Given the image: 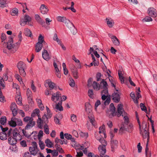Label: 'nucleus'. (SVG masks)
I'll return each mask as SVG.
<instances>
[{"mask_svg":"<svg viewBox=\"0 0 157 157\" xmlns=\"http://www.w3.org/2000/svg\"><path fill=\"white\" fill-rule=\"evenodd\" d=\"M51 100L56 103L55 107H53V108L56 112L63 110V107L61 105L62 101L61 95L59 91H57L52 94Z\"/></svg>","mask_w":157,"mask_h":157,"instance_id":"f257e3e1","label":"nucleus"},{"mask_svg":"<svg viewBox=\"0 0 157 157\" xmlns=\"http://www.w3.org/2000/svg\"><path fill=\"white\" fill-rule=\"evenodd\" d=\"M97 131L95 132V137L97 140H99L102 144L100 145L98 147L99 151L100 152V156H103L106 152L105 146L107 145V142L105 141L103 138L100 137L101 135L99 134H96Z\"/></svg>","mask_w":157,"mask_h":157,"instance_id":"f03ea898","label":"nucleus"},{"mask_svg":"<svg viewBox=\"0 0 157 157\" xmlns=\"http://www.w3.org/2000/svg\"><path fill=\"white\" fill-rule=\"evenodd\" d=\"M117 114L118 117L122 116L124 117V120L128 122V118L127 116V113L124 110L122 105L120 104H118L117 108Z\"/></svg>","mask_w":157,"mask_h":157,"instance_id":"7ed1b4c3","label":"nucleus"},{"mask_svg":"<svg viewBox=\"0 0 157 157\" xmlns=\"http://www.w3.org/2000/svg\"><path fill=\"white\" fill-rule=\"evenodd\" d=\"M46 43L44 41V37L40 34L38 37V41L36 45V51L37 52L40 51L43 45H46Z\"/></svg>","mask_w":157,"mask_h":157,"instance_id":"20e7f679","label":"nucleus"},{"mask_svg":"<svg viewBox=\"0 0 157 157\" xmlns=\"http://www.w3.org/2000/svg\"><path fill=\"white\" fill-rule=\"evenodd\" d=\"M9 124L10 126L14 127L17 125L22 126L23 123L20 119L13 117L11 118V120L9 121Z\"/></svg>","mask_w":157,"mask_h":157,"instance_id":"39448f33","label":"nucleus"},{"mask_svg":"<svg viewBox=\"0 0 157 157\" xmlns=\"http://www.w3.org/2000/svg\"><path fill=\"white\" fill-rule=\"evenodd\" d=\"M18 132V129L16 128L13 130L12 129L10 128L8 132V136L10 137L11 136L12 133L13 136V137L14 138L18 140H20L21 139V136L20 135Z\"/></svg>","mask_w":157,"mask_h":157,"instance_id":"423d86ee","label":"nucleus"},{"mask_svg":"<svg viewBox=\"0 0 157 157\" xmlns=\"http://www.w3.org/2000/svg\"><path fill=\"white\" fill-rule=\"evenodd\" d=\"M140 133H142L144 138H147V140H149V132H148V129L147 127V124L145 122L142 123V129L140 130Z\"/></svg>","mask_w":157,"mask_h":157,"instance_id":"0eeeda50","label":"nucleus"},{"mask_svg":"<svg viewBox=\"0 0 157 157\" xmlns=\"http://www.w3.org/2000/svg\"><path fill=\"white\" fill-rule=\"evenodd\" d=\"M32 18L28 15H25L24 17L21 18L20 20V25L22 26H25L27 24L30 26L32 25V24L30 23L31 21Z\"/></svg>","mask_w":157,"mask_h":157,"instance_id":"6e6552de","label":"nucleus"},{"mask_svg":"<svg viewBox=\"0 0 157 157\" xmlns=\"http://www.w3.org/2000/svg\"><path fill=\"white\" fill-rule=\"evenodd\" d=\"M108 93L105 94V91L103 92L102 93V91L101 92V99L103 100H105L106 99V100L104 102V104L105 105H108L109 104L110 102L111 98H110V95H109V96L107 98Z\"/></svg>","mask_w":157,"mask_h":157,"instance_id":"1a4fd4ad","label":"nucleus"},{"mask_svg":"<svg viewBox=\"0 0 157 157\" xmlns=\"http://www.w3.org/2000/svg\"><path fill=\"white\" fill-rule=\"evenodd\" d=\"M111 97L112 99L114 102L116 103H118L119 101L120 97L119 93L117 90H116V91L114 92L112 94Z\"/></svg>","mask_w":157,"mask_h":157,"instance_id":"9d476101","label":"nucleus"},{"mask_svg":"<svg viewBox=\"0 0 157 157\" xmlns=\"http://www.w3.org/2000/svg\"><path fill=\"white\" fill-rule=\"evenodd\" d=\"M133 130V126L132 124H130L126 128L124 125L121 127L119 130L120 132H122L124 131L125 130L129 133H131Z\"/></svg>","mask_w":157,"mask_h":157,"instance_id":"9b49d317","label":"nucleus"},{"mask_svg":"<svg viewBox=\"0 0 157 157\" xmlns=\"http://www.w3.org/2000/svg\"><path fill=\"white\" fill-rule=\"evenodd\" d=\"M100 86H101V89H103L102 93L105 91V93H108V85L106 81L104 79H102V81L100 83Z\"/></svg>","mask_w":157,"mask_h":157,"instance_id":"f8f14e48","label":"nucleus"},{"mask_svg":"<svg viewBox=\"0 0 157 157\" xmlns=\"http://www.w3.org/2000/svg\"><path fill=\"white\" fill-rule=\"evenodd\" d=\"M68 22V24L67 26L70 29L71 33L73 35H75L77 33V29L72 22L69 21H67Z\"/></svg>","mask_w":157,"mask_h":157,"instance_id":"ddd939ff","label":"nucleus"},{"mask_svg":"<svg viewBox=\"0 0 157 157\" xmlns=\"http://www.w3.org/2000/svg\"><path fill=\"white\" fill-rule=\"evenodd\" d=\"M13 40L12 38L10 39L7 43V48L9 50H11V52L12 53H14L16 51V49L14 50L13 45Z\"/></svg>","mask_w":157,"mask_h":157,"instance_id":"4468645a","label":"nucleus"},{"mask_svg":"<svg viewBox=\"0 0 157 157\" xmlns=\"http://www.w3.org/2000/svg\"><path fill=\"white\" fill-rule=\"evenodd\" d=\"M10 109L13 116H15L17 114V108L15 103H12L10 106Z\"/></svg>","mask_w":157,"mask_h":157,"instance_id":"2eb2a0df","label":"nucleus"},{"mask_svg":"<svg viewBox=\"0 0 157 157\" xmlns=\"http://www.w3.org/2000/svg\"><path fill=\"white\" fill-rule=\"evenodd\" d=\"M88 118L92 125L95 128H97V126L96 125V122L94 115L91 114H89L88 115Z\"/></svg>","mask_w":157,"mask_h":157,"instance_id":"dca6fc26","label":"nucleus"},{"mask_svg":"<svg viewBox=\"0 0 157 157\" xmlns=\"http://www.w3.org/2000/svg\"><path fill=\"white\" fill-rule=\"evenodd\" d=\"M56 19L57 21L59 22H64L66 26L68 24L67 23V21H70L69 20L67 19L65 17H61V16H58L56 17Z\"/></svg>","mask_w":157,"mask_h":157,"instance_id":"f3484780","label":"nucleus"},{"mask_svg":"<svg viewBox=\"0 0 157 157\" xmlns=\"http://www.w3.org/2000/svg\"><path fill=\"white\" fill-rule=\"evenodd\" d=\"M45 82V83L44 84L45 87H46V84H47L50 90H52L54 89L55 86V84L54 82H52L50 79H48L46 80Z\"/></svg>","mask_w":157,"mask_h":157,"instance_id":"a211bd4d","label":"nucleus"},{"mask_svg":"<svg viewBox=\"0 0 157 157\" xmlns=\"http://www.w3.org/2000/svg\"><path fill=\"white\" fill-rule=\"evenodd\" d=\"M9 137L8 140L9 144L12 145L13 146H14V147L15 148L16 147L15 144H16L17 141L18 140L11 136Z\"/></svg>","mask_w":157,"mask_h":157,"instance_id":"6ab92c4d","label":"nucleus"},{"mask_svg":"<svg viewBox=\"0 0 157 157\" xmlns=\"http://www.w3.org/2000/svg\"><path fill=\"white\" fill-rule=\"evenodd\" d=\"M41 13L43 14L47 13L48 11V9L47 7L44 4H42L40 8Z\"/></svg>","mask_w":157,"mask_h":157,"instance_id":"aec40b11","label":"nucleus"},{"mask_svg":"<svg viewBox=\"0 0 157 157\" xmlns=\"http://www.w3.org/2000/svg\"><path fill=\"white\" fill-rule=\"evenodd\" d=\"M42 56L43 58L46 61L49 60L50 59L48 51L45 49H44L42 52Z\"/></svg>","mask_w":157,"mask_h":157,"instance_id":"412c9836","label":"nucleus"},{"mask_svg":"<svg viewBox=\"0 0 157 157\" xmlns=\"http://www.w3.org/2000/svg\"><path fill=\"white\" fill-rule=\"evenodd\" d=\"M29 151L31 154L33 155H35L37 154L39 150L38 148L30 147L29 148Z\"/></svg>","mask_w":157,"mask_h":157,"instance_id":"4be33fe9","label":"nucleus"},{"mask_svg":"<svg viewBox=\"0 0 157 157\" xmlns=\"http://www.w3.org/2000/svg\"><path fill=\"white\" fill-rule=\"evenodd\" d=\"M53 64L56 71L55 72L60 71V69H61V65L59 61H57L56 63L54 61Z\"/></svg>","mask_w":157,"mask_h":157,"instance_id":"5701e85b","label":"nucleus"},{"mask_svg":"<svg viewBox=\"0 0 157 157\" xmlns=\"http://www.w3.org/2000/svg\"><path fill=\"white\" fill-rule=\"evenodd\" d=\"M155 10L153 8H150L148 10V12L149 15L154 17H156L157 14L155 11Z\"/></svg>","mask_w":157,"mask_h":157,"instance_id":"b1692460","label":"nucleus"},{"mask_svg":"<svg viewBox=\"0 0 157 157\" xmlns=\"http://www.w3.org/2000/svg\"><path fill=\"white\" fill-rule=\"evenodd\" d=\"M118 142L116 140L111 139V146L112 151H113L114 149L117 147Z\"/></svg>","mask_w":157,"mask_h":157,"instance_id":"393cba45","label":"nucleus"},{"mask_svg":"<svg viewBox=\"0 0 157 157\" xmlns=\"http://www.w3.org/2000/svg\"><path fill=\"white\" fill-rule=\"evenodd\" d=\"M110 112L112 116H114L116 115L115 113V108L114 106V104L113 103H111L110 105Z\"/></svg>","mask_w":157,"mask_h":157,"instance_id":"a878e982","label":"nucleus"},{"mask_svg":"<svg viewBox=\"0 0 157 157\" xmlns=\"http://www.w3.org/2000/svg\"><path fill=\"white\" fill-rule=\"evenodd\" d=\"M8 79V77L6 74L4 75L3 78L0 79V84L3 87H4L5 86L3 83L4 81H6Z\"/></svg>","mask_w":157,"mask_h":157,"instance_id":"bb28decb","label":"nucleus"},{"mask_svg":"<svg viewBox=\"0 0 157 157\" xmlns=\"http://www.w3.org/2000/svg\"><path fill=\"white\" fill-rule=\"evenodd\" d=\"M35 124V122L33 121V120H31V121L28 122L25 128V129H28L34 126Z\"/></svg>","mask_w":157,"mask_h":157,"instance_id":"cd10ccee","label":"nucleus"},{"mask_svg":"<svg viewBox=\"0 0 157 157\" xmlns=\"http://www.w3.org/2000/svg\"><path fill=\"white\" fill-rule=\"evenodd\" d=\"M113 44L115 45L118 46L120 44V42L117 37L115 36H112L111 37Z\"/></svg>","mask_w":157,"mask_h":157,"instance_id":"c85d7f7f","label":"nucleus"},{"mask_svg":"<svg viewBox=\"0 0 157 157\" xmlns=\"http://www.w3.org/2000/svg\"><path fill=\"white\" fill-rule=\"evenodd\" d=\"M8 132H0V139L2 140H6L7 139Z\"/></svg>","mask_w":157,"mask_h":157,"instance_id":"c756f323","label":"nucleus"},{"mask_svg":"<svg viewBox=\"0 0 157 157\" xmlns=\"http://www.w3.org/2000/svg\"><path fill=\"white\" fill-rule=\"evenodd\" d=\"M17 67L18 70L25 69L26 67V64L23 62L20 61L18 63Z\"/></svg>","mask_w":157,"mask_h":157,"instance_id":"7c9ffc66","label":"nucleus"},{"mask_svg":"<svg viewBox=\"0 0 157 157\" xmlns=\"http://www.w3.org/2000/svg\"><path fill=\"white\" fill-rule=\"evenodd\" d=\"M92 85L93 88L97 91L99 90L101 87L100 85L95 81L93 82Z\"/></svg>","mask_w":157,"mask_h":157,"instance_id":"2f4dec72","label":"nucleus"},{"mask_svg":"<svg viewBox=\"0 0 157 157\" xmlns=\"http://www.w3.org/2000/svg\"><path fill=\"white\" fill-rule=\"evenodd\" d=\"M106 20L108 26L109 28L112 27L114 24V21L111 19H109L106 18Z\"/></svg>","mask_w":157,"mask_h":157,"instance_id":"473e14b6","label":"nucleus"},{"mask_svg":"<svg viewBox=\"0 0 157 157\" xmlns=\"http://www.w3.org/2000/svg\"><path fill=\"white\" fill-rule=\"evenodd\" d=\"M74 3L73 2H71V6L69 7H63V9L65 10H67L68 9L71 10L72 12H76L74 8Z\"/></svg>","mask_w":157,"mask_h":157,"instance_id":"72a5a7b5","label":"nucleus"},{"mask_svg":"<svg viewBox=\"0 0 157 157\" xmlns=\"http://www.w3.org/2000/svg\"><path fill=\"white\" fill-rule=\"evenodd\" d=\"M16 101L17 103L20 105H22V98L20 95H17L15 98Z\"/></svg>","mask_w":157,"mask_h":157,"instance_id":"f704fd0d","label":"nucleus"},{"mask_svg":"<svg viewBox=\"0 0 157 157\" xmlns=\"http://www.w3.org/2000/svg\"><path fill=\"white\" fill-rule=\"evenodd\" d=\"M18 12V10L16 8H14L12 9L10 12L11 15L13 16L17 15Z\"/></svg>","mask_w":157,"mask_h":157,"instance_id":"c9c22d12","label":"nucleus"},{"mask_svg":"<svg viewBox=\"0 0 157 157\" xmlns=\"http://www.w3.org/2000/svg\"><path fill=\"white\" fill-rule=\"evenodd\" d=\"M53 39L54 41H56L58 44L62 42L61 40L58 38L57 35L56 33H55L54 34Z\"/></svg>","mask_w":157,"mask_h":157,"instance_id":"e433bc0d","label":"nucleus"},{"mask_svg":"<svg viewBox=\"0 0 157 157\" xmlns=\"http://www.w3.org/2000/svg\"><path fill=\"white\" fill-rule=\"evenodd\" d=\"M45 143L47 146L48 147H52L53 144L52 142L48 139H47Z\"/></svg>","mask_w":157,"mask_h":157,"instance_id":"4c0bfd02","label":"nucleus"},{"mask_svg":"<svg viewBox=\"0 0 157 157\" xmlns=\"http://www.w3.org/2000/svg\"><path fill=\"white\" fill-rule=\"evenodd\" d=\"M38 117V119L37 120V124H38V127L39 128H41L42 127L43 125H42V122H43V121H42V120L41 118L40 117Z\"/></svg>","mask_w":157,"mask_h":157,"instance_id":"58836bf2","label":"nucleus"},{"mask_svg":"<svg viewBox=\"0 0 157 157\" xmlns=\"http://www.w3.org/2000/svg\"><path fill=\"white\" fill-rule=\"evenodd\" d=\"M55 147L56 148L57 151H58L60 153H63L64 151L62 148L58 144H56L55 145Z\"/></svg>","mask_w":157,"mask_h":157,"instance_id":"ea45409f","label":"nucleus"},{"mask_svg":"<svg viewBox=\"0 0 157 157\" xmlns=\"http://www.w3.org/2000/svg\"><path fill=\"white\" fill-rule=\"evenodd\" d=\"M6 6V0H0V7L4 8Z\"/></svg>","mask_w":157,"mask_h":157,"instance_id":"a19ab883","label":"nucleus"},{"mask_svg":"<svg viewBox=\"0 0 157 157\" xmlns=\"http://www.w3.org/2000/svg\"><path fill=\"white\" fill-rule=\"evenodd\" d=\"M99 134L101 133H104V132H105V128L104 125H103L101 126H100L99 128Z\"/></svg>","mask_w":157,"mask_h":157,"instance_id":"79ce46f5","label":"nucleus"},{"mask_svg":"<svg viewBox=\"0 0 157 157\" xmlns=\"http://www.w3.org/2000/svg\"><path fill=\"white\" fill-rule=\"evenodd\" d=\"M25 34L26 36L31 37L32 35L30 30L28 29H26L25 30Z\"/></svg>","mask_w":157,"mask_h":157,"instance_id":"37998d69","label":"nucleus"},{"mask_svg":"<svg viewBox=\"0 0 157 157\" xmlns=\"http://www.w3.org/2000/svg\"><path fill=\"white\" fill-rule=\"evenodd\" d=\"M88 147V146L87 147L85 146L84 145L82 146H81V149L82 150L84 153L85 154H87V148Z\"/></svg>","mask_w":157,"mask_h":157,"instance_id":"c03bdc74","label":"nucleus"},{"mask_svg":"<svg viewBox=\"0 0 157 157\" xmlns=\"http://www.w3.org/2000/svg\"><path fill=\"white\" fill-rule=\"evenodd\" d=\"M118 74L121 83H124V78L123 76H122V72L121 71H118Z\"/></svg>","mask_w":157,"mask_h":157,"instance_id":"a18cd8bd","label":"nucleus"},{"mask_svg":"<svg viewBox=\"0 0 157 157\" xmlns=\"http://www.w3.org/2000/svg\"><path fill=\"white\" fill-rule=\"evenodd\" d=\"M6 121V117H3L1 118L0 123L2 125H4Z\"/></svg>","mask_w":157,"mask_h":157,"instance_id":"49530a36","label":"nucleus"},{"mask_svg":"<svg viewBox=\"0 0 157 157\" xmlns=\"http://www.w3.org/2000/svg\"><path fill=\"white\" fill-rule=\"evenodd\" d=\"M88 95L90 98H94V93L93 91L92 90H89L88 91Z\"/></svg>","mask_w":157,"mask_h":157,"instance_id":"de8ad7c7","label":"nucleus"},{"mask_svg":"<svg viewBox=\"0 0 157 157\" xmlns=\"http://www.w3.org/2000/svg\"><path fill=\"white\" fill-rule=\"evenodd\" d=\"M152 21V19L151 17L148 16L145 17L144 19L142 20V21L143 22H149Z\"/></svg>","mask_w":157,"mask_h":157,"instance_id":"09e8293b","label":"nucleus"},{"mask_svg":"<svg viewBox=\"0 0 157 157\" xmlns=\"http://www.w3.org/2000/svg\"><path fill=\"white\" fill-rule=\"evenodd\" d=\"M20 75L23 77H25L26 75V73L25 71V69L19 70Z\"/></svg>","mask_w":157,"mask_h":157,"instance_id":"8fccbe9b","label":"nucleus"},{"mask_svg":"<svg viewBox=\"0 0 157 157\" xmlns=\"http://www.w3.org/2000/svg\"><path fill=\"white\" fill-rule=\"evenodd\" d=\"M31 120H33V119L30 117L26 116L24 118V121L26 122H28Z\"/></svg>","mask_w":157,"mask_h":157,"instance_id":"3c124183","label":"nucleus"},{"mask_svg":"<svg viewBox=\"0 0 157 157\" xmlns=\"http://www.w3.org/2000/svg\"><path fill=\"white\" fill-rule=\"evenodd\" d=\"M80 135L81 136L87 138L88 136V134L87 132H81L79 133Z\"/></svg>","mask_w":157,"mask_h":157,"instance_id":"603ef678","label":"nucleus"},{"mask_svg":"<svg viewBox=\"0 0 157 157\" xmlns=\"http://www.w3.org/2000/svg\"><path fill=\"white\" fill-rule=\"evenodd\" d=\"M69 84L70 86L72 87H74L75 86V82L74 79L72 78H70Z\"/></svg>","mask_w":157,"mask_h":157,"instance_id":"864d4df0","label":"nucleus"},{"mask_svg":"<svg viewBox=\"0 0 157 157\" xmlns=\"http://www.w3.org/2000/svg\"><path fill=\"white\" fill-rule=\"evenodd\" d=\"M39 144L40 149L41 150L44 149V148L45 145L43 142L39 141Z\"/></svg>","mask_w":157,"mask_h":157,"instance_id":"5fc2aeb1","label":"nucleus"},{"mask_svg":"<svg viewBox=\"0 0 157 157\" xmlns=\"http://www.w3.org/2000/svg\"><path fill=\"white\" fill-rule=\"evenodd\" d=\"M140 106L142 111H144L145 112L147 111L146 107L143 103H141L140 104Z\"/></svg>","mask_w":157,"mask_h":157,"instance_id":"6e6d98bb","label":"nucleus"},{"mask_svg":"<svg viewBox=\"0 0 157 157\" xmlns=\"http://www.w3.org/2000/svg\"><path fill=\"white\" fill-rule=\"evenodd\" d=\"M32 93L31 90L28 88L27 90V95L28 98H31L32 96Z\"/></svg>","mask_w":157,"mask_h":157,"instance_id":"4d7b16f0","label":"nucleus"},{"mask_svg":"<svg viewBox=\"0 0 157 157\" xmlns=\"http://www.w3.org/2000/svg\"><path fill=\"white\" fill-rule=\"evenodd\" d=\"M71 120L74 122H75L77 120L76 116L74 114H72L71 116Z\"/></svg>","mask_w":157,"mask_h":157,"instance_id":"13d9d810","label":"nucleus"},{"mask_svg":"<svg viewBox=\"0 0 157 157\" xmlns=\"http://www.w3.org/2000/svg\"><path fill=\"white\" fill-rule=\"evenodd\" d=\"M74 77L76 78L77 79L78 78V72L76 70H73L72 71Z\"/></svg>","mask_w":157,"mask_h":157,"instance_id":"bf43d9fd","label":"nucleus"},{"mask_svg":"<svg viewBox=\"0 0 157 157\" xmlns=\"http://www.w3.org/2000/svg\"><path fill=\"white\" fill-rule=\"evenodd\" d=\"M20 144L21 146L22 147H25L27 146L26 142L24 140L21 141L20 142Z\"/></svg>","mask_w":157,"mask_h":157,"instance_id":"052dcab7","label":"nucleus"},{"mask_svg":"<svg viewBox=\"0 0 157 157\" xmlns=\"http://www.w3.org/2000/svg\"><path fill=\"white\" fill-rule=\"evenodd\" d=\"M85 106L86 107V111L87 110V109L89 108V112L91 111V109H90V108H91V106L89 103H86L85 104Z\"/></svg>","mask_w":157,"mask_h":157,"instance_id":"680f3d73","label":"nucleus"},{"mask_svg":"<svg viewBox=\"0 0 157 157\" xmlns=\"http://www.w3.org/2000/svg\"><path fill=\"white\" fill-rule=\"evenodd\" d=\"M35 18L37 21L38 22L40 21L42 19L41 18L40 16L38 14H36L35 16Z\"/></svg>","mask_w":157,"mask_h":157,"instance_id":"e2e57ef3","label":"nucleus"},{"mask_svg":"<svg viewBox=\"0 0 157 157\" xmlns=\"http://www.w3.org/2000/svg\"><path fill=\"white\" fill-rule=\"evenodd\" d=\"M64 136L65 138L68 140H70L72 139V136L68 133H65L64 134Z\"/></svg>","mask_w":157,"mask_h":157,"instance_id":"0e129e2a","label":"nucleus"},{"mask_svg":"<svg viewBox=\"0 0 157 157\" xmlns=\"http://www.w3.org/2000/svg\"><path fill=\"white\" fill-rule=\"evenodd\" d=\"M46 109L48 113V116L49 118H50L52 117V115L50 113V110L47 106H46Z\"/></svg>","mask_w":157,"mask_h":157,"instance_id":"69168bd1","label":"nucleus"},{"mask_svg":"<svg viewBox=\"0 0 157 157\" xmlns=\"http://www.w3.org/2000/svg\"><path fill=\"white\" fill-rule=\"evenodd\" d=\"M31 153H30L29 152H26L24 153L23 157H32Z\"/></svg>","mask_w":157,"mask_h":157,"instance_id":"338daca9","label":"nucleus"},{"mask_svg":"<svg viewBox=\"0 0 157 157\" xmlns=\"http://www.w3.org/2000/svg\"><path fill=\"white\" fill-rule=\"evenodd\" d=\"M52 154L53 156H57L58 155V151L55 150H52Z\"/></svg>","mask_w":157,"mask_h":157,"instance_id":"774afa93","label":"nucleus"}]
</instances>
